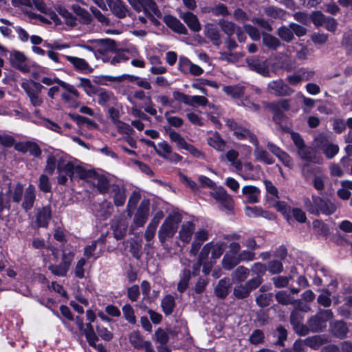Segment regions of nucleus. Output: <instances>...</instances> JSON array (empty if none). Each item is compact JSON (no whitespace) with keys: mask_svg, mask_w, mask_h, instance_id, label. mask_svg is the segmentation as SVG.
Listing matches in <instances>:
<instances>
[{"mask_svg":"<svg viewBox=\"0 0 352 352\" xmlns=\"http://www.w3.org/2000/svg\"><path fill=\"white\" fill-rule=\"evenodd\" d=\"M56 168L58 174L57 180L59 184H65L68 177H82L85 174L84 170L76 160L59 151L50 153L47 159L46 171L52 174Z\"/></svg>","mask_w":352,"mask_h":352,"instance_id":"f257e3e1","label":"nucleus"},{"mask_svg":"<svg viewBox=\"0 0 352 352\" xmlns=\"http://www.w3.org/2000/svg\"><path fill=\"white\" fill-rule=\"evenodd\" d=\"M15 6H25L34 7L45 16L41 17V20L48 23H54L58 25L62 23L58 15L50 8H48L42 0H12Z\"/></svg>","mask_w":352,"mask_h":352,"instance_id":"f03ea898","label":"nucleus"},{"mask_svg":"<svg viewBox=\"0 0 352 352\" xmlns=\"http://www.w3.org/2000/svg\"><path fill=\"white\" fill-rule=\"evenodd\" d=\"M307 210L314 214H324L329 215L335 212L336 205L330 200L318 196H312L311 201L307 199L305 202Z\"/></svg>","mask_w":352,"mask_h":352,"instance_id":"7ed1b4c3","label":"nucleus"},{"mask_svg":"<svg viewBox=\"0 0 352 352\" xmlns=\"http://www.w3.org/2000/svg\"><path fill=\"white\" fill-rule=\"evenodd\" d=\"M170 140L175 143L177 147L179 149H184L188 151L192 157L198 159H204V154L193 145L188 143L186 140L177 132L170 131L168 133Z\"/></svg>","mask_w":352,"mask_h":352,"instance_id":"20e7f679","label":"nucleus"},{"mask_svg":"<svg viewBox=\"0 0 352 352\" xmlns=\"http://www.w3.org/2000/svg\"><path fill=\"white\" fill-rule=\"evenodd\" d=\"M226 124L230 128L236 139L248 140L252 144H257V138L249 129L238 124L232 120H227Z\"/></svg>","mask_w":352,"mask_h":352,"instance_id":"39448f33","label":"nucleus"},{"mask_svg":"<svg viewBox=\"0 0 352 352\" xmlns=\"http://www.w3.org/2000/svg\"><path fill=\"white\" fill-rule=\"evenodd\" d=\"M179 220L177 216H169L166 219L159 230V239L161 241H164L175 234Z\"/></svg>","mask_w":352,"mask_h":352,"instance_id":"423d86ee","label":"nucleus"},{"mask_svg":"<svg viewBox=\"0 0 352 352\" xmlns=\"http://www.w3.org/2000/svg\"><path fill=\"white\" fill-rule=\"evenodd\" d=\"M210 195L225 209L230 210L233 206V199L224 188L214 186L210 192Z\"/></svg>","mask_w":352,"mask_h":352,"instance_id":"0eeeda50","label":"nucleus"},{"mask_svg":"<svg viewBox=\"0 0 352 352\" xmlns=\"http://www.w3.org/2000/svg\"><path fill=\"white\" fill-rule=\"evenodd\" d=\"M155 151L159 156L172 162L177 163L182 159L179 154L172 152L171 146L166 141L159 142Z\"/></svg>","mask_w":352,"mask_h":352,"instance_id":"6e6552de","label":"nucleus"},{"mask_svg":"<svg viewBox=\"0 0 352 352\" xmlns=\"http://www.w3.org/2000/svg\"><path fill=\"white\" fill-rule=\"evenodd\" d=\"M10 60L11 65L23 73H28L30 72V65L23 53L14 51L10 54Z\"/></svg>","mask_w":352,"mask_h":352,"instance_id":"1a4fd4ad","label":"nucleus"},{"mask_svg":"<svg viewBox=\"0 0 352 352\" xmlns=\"http://www.w3.org/2000/svg\"><path fill=\"white\" fill-rule=\"evenodd\" d=\"M267 91L276 96H289L294 91L280 80H272L267 84Z\"/></svg>","mask_w":352,"mask_h":352,"instance_id":"9d476101","label":"nucleus"},{"mask_svg":"<svg viewBox=\"0 0 352 352\" xmlns=\"http://www.w3.org/2000/svg\"><path fill=\"white\" fill-rule=\"evenodd\" d=\"M239 175L245 180H255L259 177L260 168L259 166H254L251 163H245L239 165L237 168Z\"/></svg>","mask_w":352,"mask_h":352,"instance_id":"9b49d317","label":"nucleus"},{"mask_svg":"<svg viewBox=\"0 0 352 352\" xmlns=\"http://www.w3.org/2000/svg\"><path fill=\"white\" fill-rule=\"evenodd\" d=\"M74 68L76 71L80 73L91 72L92 69L86 60L74 56H63Z\"/></svg>","mask_w":352,"mask_h":352,"instance_id":"f8f14e48","label":"nucleus"},{"mask_svg":"<svg viewBox=\"0 0 352 352\" xmlns=\"http://www.w3.org/2000/svg\"><path fill=\"white\" fill-rule=\"evenodd\" d=\"M149 200L144 199L141 201L138 212L134 217V223L138 226H142L146 221L149 212Z\"/></svg>","mask_w":352,"mask_h":352,"instance_id":"ddd939ff","label":"nucleus"},{"mask_svg":"<svg viewBox=\"0 0 352 352\" xmlns=\"http://www.w3.org/2000/svg\"><path fill=\"white\" fill-rule=\"evenodd\" d=\"M267 146L269 151L275 155L285 166L289 168L293 167V160L287 153L282 151L279 147L272 143H268Z\"/></svg>","mask_w":352,"mask_h":352,"instance_id":"4468645a","label":"nucleus"},{"mask_svg":"<svg viewBox=\"0 0 352 352\" xmlns=\"http://www.w3.org/2000/svg\"><path fill=\"white\" fill-rule=\"evenodd\" d=\"M247 63L252 70L256 72L265 77L270 76L269 67L266 60H260L252 58H248Z\"/></svg>","mask_w":352,"mask_h":352,"instance_id":"2eb2a0df","label":"nucleus"},{"mask_svg":"<svg viewBox=\"0 0 352 352\" xmlns=\"http://www.w3.org/2000/svg\"><path fill=\"white\" fill-rule=\"evenodd\" d=\"M208 239V232L205 229H201L195 233L194 241L191 245L190 254L196 256L201 245Z\"/></svg>","mask_w":352,"mask_h":352,"instance_id":"dca6fc26","label":"nucleus"},{"mask_svg":"<svg viewBox=\"0 0 352 352\" xmlns=\"http://www.w3.org/2000/svg\"><path fill=\"white\" fill-rule=\"evenodd\" d=\"M95 95L98 97V103L102 107H107L116 103V98L111 91L103 89H97Z\"/></svg>","mask_w":352,"mask_h":352,"instance_id":"f3484780","label":"nucleus"},{"mask_svg":"<svg viewBox=\"0 0 352 352\" xmlns=\"http://www.w3.org/2000/svg\"><path fill=\"white\" fill-rule=\"evenodd\" d=\"M93 43L97 46L96 52L101 55L113 52L116 48L115 42L111 39L95 40Z\"/></svg>","mask_w":352,"mask_h":352,"instance_id":"a211bd4d","label":"nucleus"},{"mask_svg":"<svg viewBox=\"0 0 352 352\" xmlns=\"http://www.w3.org/2000/svg\"><path fill=\"white\" fill-rule=\"evenodd\" d=\"M298 153L302 160L315 164H320L322 162V158L316 155L314 150L311 147L305 146L298 151Z\"/></svg>","mask_w":352,"mask_h":352,"instance_id":"6ab92c4d","label":"nucleus"},{"mask_svg":"<svg viewBox=\"0 0 352 352\" xmlns=\"http://www.w3.org/2000/svg\"><path fill=\"white\" fill-rule=\"evenodd\" d=\"M241 192L247 203L254 204L258 201L261 191L257 187L252 185L245 186L242 188Z\"/></svg>","mask_w":352,"mask_h":352,"instance_id":"aec40b11","label":"nucleus"},{"mask_svg":"<svg viewBox=\"0 0 352 352\" xmlns=\"http://www.w3.org/2000/svg\"><path fill=\"white\" fill-rule=\"evenodd\" d=\"M332 317L330 310H325L320 316H317L310 322V327L313 331H319L325 328L324 321Z\"/></svg>","mask_w":352,"mask_h":352,"instance_id":"412c9836","label":"nucleus"},{"mask_svg":"<svg viewBox=\"0 0 352 352\" xmlns=\"http://www.w3.org/2000/svg\"><path fill=\"white\" fill-rule=\"evenodd\" d=\"M195 231V225L191 221L184 222L179 232V239L186 243H190Z\"/></svg>","mask_w":352,"mask_h":352,"instance_id":"4be33fe9","label":"nucleus"},{"mask_svg":"<svg viewBox=\"0 0 352 352\" xmlns=\"http://www.w3.org/2000/svg\"><path fill=\"white\" fill-rule=\"evenodd\" d=\"M204 33L206 37H208L214 45H220L221 41L220 38V34L218 28L212 24H207L204 28Z\"/></svg>","mask_w":352,"mask_h":352,"instance_id":"5701e85b","label":"nucleus"},{"mask_svg":"<svg viewBox=\"0 0 352 352\" xmlns=\"http://www.w3.org/2000/svg\"><path fill=\"white\" fill-rule=\"evenodd\" d=\"M208 144L217 151H222L226 147V142L217 132H210L207 139Z\"/></svg>","mask_w":352,"mask_h":352,"instance_id":"b1692460","label":"nucleus"},{"mask_svg":"<svg viewBox=\"0 0 352 352\" xmlns=\"http://www.w3.org/2000/svg\"><path fill=\"white\" fill-rule=\"evenodd\" d=\"M180 17L192 31L199 32L201 30V25L197 17L192 12L182 13L180 14Z\"/></svg>","mask_w":352,"mask_h":352,"instance_id":"393cba45","label":"nucleus"},{"mask_svg":"<svg viewBox=\"0 0 352 352\" xmlns=\"http://www.w3.org/2000/svg\"><path fill=\"white\" fill-rule=\"evenodd\" d=\"M327 158H333L339 151V146L327 140L320 142L319 146Z\"/></svg>","mask_w":352,"mask_h":352,"instance_id":"a878e982","label":"nucleus"},{"mask_svg":"<svg viewBox=\"0 0 352 352\" xmlns=\"http://www.w3.org/2000/svg\"><path fill=\"white\" fill-rule=\"evenodd\" d=\"M164 21L166 24L174 32L182 34L187 33L186 27L177 19L172 16H167Z\"/></svg>","mask_w":352,"mask_h":352,"instance_id":"bb28decb","label":"nucleus"},{"mask_svg":"<svg viewBox=\"0 0 352 352\" xmlns=\"http://www.w3.org/2000/svg\"><path fill=\"white\" fill-rule=\"evenodd\" d=\"M255 146L254 155L256 160L262 162L266 164H272L274 163V160L270 155V154L258 146V140L257 144H253Z\"/></svg>","mask_w":352,"mask_h":352,"instance_id":"cd10ccee","label":"nucleus"},{"mask_svg":"<svg viewBox=\"0 0 352 352\" xmlns=\"http://www.w3.org/2000/svg\"><path fill=\"white\" fill-rule=\"evenodd\" d=\"M82 335L86 338L89 344L91 346H96V342L98 340L94 327L90 322L85 324L84 328L80 331Z\"/></svg>","mask_w":352,"mask_h":352,"instance_id":"c85d7f7f","label":"nucleus"},{"mask_svg":"<svg viewBox=\"0 0 352 352\" xmlns=\"http://www.w3.org/2000/svg\"><path fill=\"white\" fill-rule=\"evenodd\" d=\"M21 86L24 89L28 97L35 93H41L43 88V85L40 83L28 80L23 81Z\"/></svg>","mask_w":352,"mask_h":352,"instance_id":"c756f323","label":"nucleus"},{"mask_svg":"<svg viewBox=\"0 0 352 352\" xmlns=\"http://www.w3.org/2000/svg\"><path fill=\"white\" fill-rule=\"evenodd\" d=\"M21 86L24 89L28 97L35 93H41L43 88V85L40 83L28 80L23 81Z\"/></svg>","mask_w":352,"mask_h":352,"instance_id":"7c9ffc66","label":"nucleus"},{"mask_svg":"<svg viewBox=\"0 0 352 352\" xmlns=\"http://www.w3.org/2000/svg\"><path fill=\"white\" fill-rule=\"evenodd\" d=\"M245 212L246 215L250 217H263L270 219L274 218L273 214L266 210H263L258 206H247L245 208Z\"/></svg>","mask_w":352,"mask_h":352,"instance_id":"2f4dec72","label":"nucleus"},{"mask_svg":"<svg viewBox=\"0 0 352 352\" xmlns=\"http://www.w3.org/2000/svg\"><path fill=\"white\" fill-rule=\"evenodd\" d=\"M51 219V208L50 206H45L40 210L36 216L37 223L41 227H46Z\"/></svg>","mask_w":352,"mask_h":352,"instance_id":"473e14b6","label":"nucleus"},{"mask_svg":"<svg viewBox=\"0 0 352 352\" xmlns=\"http://www.w3.org/2000/svg\"><path fill=\"white\" fill-rule=\"evenodd\" d=\"M240 261L241 259L238 254H233L232 253L227 252L222 260V265L224 269L230 270Z\"/></svg>","mask_w":352,"mask_h":352,"instance_id":"72a5a7b5","label":"nucleus"},{"mask_svg":"<svg viewBox=\"0 0 352 352\" xmlns=\"http://www.w3.org/2000/svg\"><path fill=\"white\" fill-rule=\"evenodd\" d=\"M35 199V187L30 184L26 188L23 207L25 210L30 209L34 204Z\"/></svg>","mask_w":352,"mask_h":352,"instance_id":"f704fd0d","label":"nucleus"},{"mask_svg":"<svg viewBox=\"0 0 352 352\" xmlns=\"http://www.w3.org/2000/svg\"><path fill=\"white\" fill-rule=\"evenodd\" d=\"M331 330L334 336L338 338H342L346 336L348 327L344 322L338 321L331 325Z\"/></svg>","mask_w":352,"mask_h":352,"instance_id":"c9c22d12","label":"nucleus"},{"mask_svg":"<svg viewBox=\"0 0 352 352\" xmlns=\"http://www.w3.org/2000/svg\"><path fill=\"white\" fill-rule=\"evenodd\" d=\"M111 11L118 18H124L128 13L126 7L120 0H115V3L111 6Z\"/></svg>","mask_w":352,"mask_h":352,"instance_id":"e433bc0d","label":"nucleus"},{"mask_svg":"<svg viewBox=\"0 0 352 352\" xmlns=\"http://www.w3.org/2000/svg\"><path fill=\"white\" fill-rule=\"evenodd\" d=\"M161 306L164 313L166 315H170V314H172L175 306V299L173 296H172L171 295L166 296L162 300Z\"/></svg>","mask_w":352,"mask_h":352,"instance_id":"4c0bfd02","label":"nucleus"},{"mask_svg":"<svg viewBox=\"0 0 352 352\" xmlns=\"http://www.w3.org/2000/svg\"><path fill=\"white\" fill-rule=\"evenodd\" d=\"M223 91L232 98H239L244 92V87L241 85L224 86Z\"/></svg>","mask_w":352,"mask_h":352,"instance_id":"58836bf2","label":"nucleus"},{"mask_svg":"<svg viewBox=\"0 0 352 352\" xmlns=\"http://www.w3.org/2000/svg\"><path fill=\"white\" fill-rule=\"evenodd\" d=\"M263 183L267 193L268 201L278 200L279 195L277 188L269 180H264Z\"/></svg>","mask_w":352,"mask_h":352,"instance_id":"ea45409f","label":"nucleus"},{"mask_svg":"<svg viewBox=\"0 0 352 352\" xmlns=\"http://www.w3.org/2000/svg\"><path fill=\"white\" fill-rule=\"evenodd\" d=\"M78 86L82 87L85 92L89 96L95 95L97 89L92 85L91 80L85 78H80Z\"/></svg>","mask_w":352,"mask_h":352,"instance_id":"a19ab883","label":"nucleus"},{"mask_svg":"<svg viewBox=\"0 0 352 352\" xmlns=\"http://www.w3.org/2000/svg\"><path fill=\"white\" fill-rule=\"evenodd\" d=\"M94 184L97 186L98 190L102 193L107 191L109 186L107 178L103 175H95Z\"/></svg>","mask_w":352,"mask_h":352,"instance_id":"79ce46f5","label":"nucleus"},{"mask_svg":"<svg viewBox=\"0 0 352 352\" xmlns=\"http://www.w3.org/2000/svg\"><path fill=\"white\" fill-rule=\"evenodd\" d=\"M230 283L228 280H220L215 288V294L220 298H224L228 294Z\"/></svg>","mask_w":352,"mask_h":352,"instance_id":"37998d69","label":"nucleus"},{"mask_svg":"<svg viewBox=\"0 0 352 352\" xmlns=\"http://www.w3.org/2000/svg\"><path fill=\"white\" fill-rule=\"evenodd\" d=\"M249 274V270L243 266L238 267L232 273V279L236 282L245 280Z\"/></svg>","mask_w":352,"mask_h":352,"instance_id":"c03bdc74","label":"nucleus"},{"mask_svg":"<svg viewBox=\"0 0 352 352\" xmlns=\"http://www.w3.org/2000/svg\"><path fill=\"white\" fill-rule=\"evenodd\" d=\"M142 11H144L146 14L148 15L154 14L158 16L160 14V12L157 9V5L153 0H144Z\"/></svg>","mask_w":352,"mask_h":352,"instance_id":"a18cd8bd","label":"nucleus"},{"mask_svg":"<svg viewBox=\"0 0 352 352\" xmlns=\"http://www.w3.org/2000/svg\"><path fill=\"white\" fill-rule=\"evenodd\" d=\"M190 278V271L189 269L185 268L182 272V276L177 285V290L179 292H184L188 285V282Z\"/></svg>","mask_w":352,"mask_h":352,"instance_id":"49530a36","label":"nucleus"},{"mask_svg":"<svg viewBox=\"0 0 352 352\" xmlns=\"http://www.w3.org/2000/svg\"><path fill=\"white\" fill-rule=\"evenodd\" d=\"M127 226L126 223L123 222H120L118 223H113L112 225V228L113 230V234L116 239H121L124 237L126 232Z\"/></svg>","mask_w":352,"mask_h":352,"instance_id":"de8ad7c7","label":"nucleus"},{"mask_svg":"<svg viewBox=\"0 0 352 352\" xmlns=\"http://www.w3.org/2000/svg\"><path fill=\"white\" fill-rule=\"evenodd\" d=\"M263 42L265 46L272 50H276L280 45V41L276 37L267 34H263Z\"/></svg>","mask_w":352,"mask_h":352,"instance_id":"09e8293b","label":"nucleus"},{"mask_svg":"<svg viewBox=\"0 0 352 352\" xmlns=\"http://www.w3.org/2000/svg\"><path fill=\"white\" fill-rule=\"evenodd\" d=\"M129 341L131 344L137 349H142L146 341H144L140 333L137 331L132 332L129 336Z\"/></svg>","mask_w":352,"mask_h":352,"instance_id":"8fccbe9b","label":"nucleus"},{"mask_svg":"<svg viewBox=\"0 0 352 352\" xmlns=\"http://www.w3.org/2000/svg\"><path fill=\"white\" fill-rule=\"evenodd\" d=\"M208 102V100L201 96H188V100L186 101V104L190 105V106H196V105H200V106H206Z\"/></svg>","mask_w":352,"mask_h":352,"instance_id":"3c124183","label":"nucleus"},{"mask_svg":"<svg viewBox=\"0 0 352 352\" xmlns=\"http://www.w3.org/2000/svg\"><path fill=\"white\" fill-rule=\"evenodd\" d=\"M224 250L225 244L223 242L212 244L211 258L214 260L219 258L223 253Z\"/></svg>","mask_w":352,"mask_h":352,"instance_id":"603ef678","label":"nucleus"},{"mask_svg":"<svg viewBox=\"0 0 352 352\" xmlns=\"http://www.w3.org/2000/svg\"><path fill=\"white\" fill-rule=\"evenodd\" d=\"M267 270L272 274H279L283 270V264L278 260L271 261L268 263Z\"/></svg>","mask_w":352,"mask_h":352,"instance_id":"864d4df0","label":"nucleus"},{"mask_svg":"<svg viewBox=\"0 0 352 352\" xmlns=\"http://www.w3.org/2000/svg\"><path fill=\"white\" fill-rule=\"evenodd\" d=\"M327 177L324 175H316L314 177L312 184L314 187L318 191H321L324 188V184L327 182Z\"/></svg>","mask_w":352,"mask_h":352,"instance_id":"5fc2aeb1","label":"nucleus"},{"mask_svg":"<svg viewBox=\"0 0 352 352\" xmlns=\"http://www.w3.org/2000/svg\"><path fill=\"white\" fill-rule=\"evenodd\" d=\"M122 311L125 319L131 324L136 322L134 311L129 305H125L122 307Z\"/></svg>","mask_w":352,"mask_h":352,"instance_id":"6e6d98bb","label":"nucleus"},{"mask_svg":"<svg viewBox=\"0 0 352 352\" xmlns=\"http://www.w3.org/2000/svg\"><path fill=\"white\" fill-rule=\"evenodd\" d=\"M310 18L316 26L320 27L324 24L326 16L321 12L316 11L311 14Z\"/></svg>","mask_w":352,"mask_h":352,"instance_id":"4d7b16f0","label":"nucleus"},{"mask_svg":"<svg viewBox=\"0 0 352 352\" xmlns=\"http://www.w3.org/2000/svg\"><path fill=\"white\" fill-rule=\"evenodd\" d=\"M49 270L56 276H64L66 275L69 268L61 263L58 265H50Z\"/></svg>","mask_w":352,"mask_h":352,"instance_id":"13d9d810","label":"nucleus"},{"mask_svg":"<svg viewBox=\"0 0 352 352\" xmlns=\"http://www.w3.org/2000/svg\"><path fill=\"white\" fill-rule=\"evenodd\" d=\"M157 224L158 221H153L147 226L146 230L144 234V237L147 241H151L153 239Z\"/></svg>","mask_w":352,"mask_h":352,"instance_id":"bf43d9fd","label":"nucleus"},{"mask_svg":"<svg viewBox=\"0 0 352 352\" xmlns=\"http://www.w3.org/2000/svg\"><path fill=\"white\" fill-rule=\"evenodd\" d=\"M278 35L284 41L289 42L293 38L292 30L290 28L281 27L278 29Z\"/></svg>","mask_w":352,"mask_h":352,"instance_id":"052dcab7","label":"nucleus"},{"mask_svg":"<svg viewBox=\"0 0 352 352\" xmlns=\"http://www.w3.org/2000/svg\"><path fill=\"white\" fill-rule=\"evenodd\" d=\"M23 187L21 184H17L13 191L10 190V197L14 201L19 202L22 197Z\"/></svg>","mask_w":352,"mask_h":352,"instance_id":"680f3d73","label":"nucleus"},{"mask_svg":"<svg viewBox=\"0 0 352 352\" xmlns=\"http://www.w3.org/2000/svg\"><path fill=\"white\" fill-rule=\"evenodd\" d=\"M239 156V153L235 150H229L226 154V159L232 164L236 168H239V165H241V162L237 160V157Z\"/></svg>","mask_w":352,"mask_h":352,"instance_id":"e2e57ef3","label":"nucleus"},{"mask_svg":"<svg viewBox=\"0 0 352 352\" xmlns=\"http://www.w3.org/2000/svg\"><path fill=\"white\" fill-rule=\"evenodd\" d=\"M276 300L283 305H288L292 302L293 299L285 291L278 292L276 295Z\"/></svg>","mask_w":352,"mask_h":352,"instance_id":"0e129e2a","label":"nucleus"},{"mask_svg":"<svg viewBox=\"0 0 352 352\" xmlns=\"http://www.w3.org/2000/svg\"><path fill=\"white\" fill-rule=\"evenodd\" d=\"M113 124L120 133L129 135L133 131L132 128L129 124L120 120L116 121V122Z\"/></svg>","mask_w":352,"mask_h":352,"instance_id":"69168bd1","label":"nucleus"},{"mask_svg":"<svg viewBox=\"0 0 352 352\" xmlns=\"http://www.w3.org/2000/svg\"><path fill=\"white\" fill-rule=\"evenodd\" d=\"M38 186L41 190L45 192H48L51 190V184L49 178L46 175H41L40 176Z\"/></svg>","mask_w":352,"mask_h":352,"instance_id":"338daca9","label":"nucleus"},{"mask_svg":"<svg viewBox=\"0 0 352 352\" xmlns=\"http://www.w3.org/2000/svg\"><path fill=\"white\" fill-rule=\"evenodd\" d=\"M250 292V289H248L246 284L244 285H239L234 289V294L238 298H243L246 297Z\"/></svg>","mask_w":352,"mask_h":352,"instance_id":"774afa93","label":"nucleus"}]
</instances>
